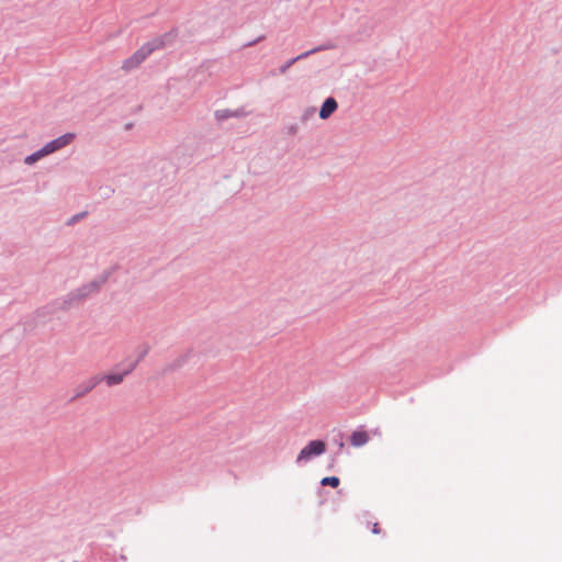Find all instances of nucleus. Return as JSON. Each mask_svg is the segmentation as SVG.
Listing matches in <instances>:
<instances>
[{"mask_svg": "<svg viewBox=\"0 0 562 562\" xmlns=\"http://www.w3.org/2000/svg\"><path fill=\"white\" fill-rule=\"evenodd\" d=\"M127 372L124 373H111L105 374L103 376H92L83 382L79 389L80 391L77 393L78 395H83L93 390L101 381H104L109 386L117 385L123 382L124 376Z\"/></svg>", "mask_w": 562, "mask_h": 562, "instance_id": "f257e3e1", "label": "nucleus"}, {"mask_svg": "<svg viewBox=\"0 0 562 562\" xmlns=\"http://www.w3.org/2000/svg\"><path fill=\"white\" fill-rule=\"evenodd\" d=\"M157 47H159L158 43H147L143 45L138 50L135 52L133 56L127 58L123 63V68L128 70L137 67L140 63H143Z\"/></svg>", "mask_w": 562, "mask_h": 562, "instance_id": "f03ea898", "label": "nucleus"}, {"mask_svg": "<svg viewBox=\"0 0 562 562\" xmlns=\"http://www.w3.org/2000/svg\"><path fill=\"white\" fill-rule=\"evenodd\" d=\"M325 450L326 445L324 441L313 440L300 451L296 462L300 463L302 461H308L313 457L323 454Z\"/></svg>", "mask_w": 562, "mask_h": 562, "instance_id": "7ed1b4c3", "label": "nucleus"}, {"mask_svg": "<svg viewBox=\"0 0 562 562\" xmlns=\"http://www.w3.org/2000/svg\"><path fill=\"white\" fill-rule=\"evenodd\" d=\"M76 138V134L75 133H66L53 140H50L49 143H47L43 148H44V151L46 153V155H50L66 146H68L69 144H71Z\"/></svg>", "mask_w": 562, "mask_h": 562, "instance_id": "20e7f679", "label": "nucleus"}, {"mask_svg": "<svg viewBox=\"0 0 562 562\" xmlns=\"http://www.w3.org/2000/svg\"><path fill=\"white\" fill-rule=\"evenodd\" d=\"M338 108V103L334 98H327L321 110H319V117L322 120H327Z\"/></svg>", "mask_w": 562, "mask_h": 562, "instance_id": "39448f33", "label": "nucleus"}, {"mask_svg": "<svg viewBox=\"0 0 562 562\" xmlns=\"http://www.w3.org/2000/svg\"><path fill=\"white\" fill-rule=\"evenodd\" d=\"M369 441V435L363 430L353 431L350 437V443L353 447H361Z\"/></svg>", "mask_w": 562, "mask_h": 562, "instance_id": "423d86ee", "label": "nucleus"}, {"mask_svg": "<svg viewBox=\"0 0 562 562\" xmlns=\"http://www.w3.org/2000/svg\"><path fill=\"white\" fill-rule=\"evenodd\" d=\"M47 156L46 153L44 151V148H41L40 150H37L36 153L27 156L24 160V162L26 165H32L34 162H36L37 160H40L41 158Z\"/></svg>", "mask_w": 562, "mask_h": 562, "instance_id": "0eeeda50", "label": "nucleus"}, {"mask_svg": "<svg viewBox=\"0 0 562 562\" xmlns=\"http://www.w3.org/2000/svg\"><path fill=\"white\" fill-rule=\"evenodd\" d=\"M310 53H311V52L303 53V54L299 55L297 57H295V58H292V59L288 60L284 65H282V66L280 67V72H281V74H285V72H286V70H288V69H289V68H290V67H291V66H292L296 60L302 59V58H305L306 56H308V55H310Z\"/></svg>", "mask_w": 562, "mask_h": 562, "instance_id": "6e6552de", "label": "nucleus"}, {"mask_svg": "<svg viewBox=\"0 0 562 562\" xmlns=\"http://www.w3.org/2000/svg\"><path fill=\"white\" fill-rule=\"evenodd\" d=\"M97 288H98V285L95 283L85 285L78 291V295H79V297H85V296L89 295L90 293H92L93 291H95Z\"/></svg>", "mask_w": 562, "mask_h": 562, "instance_id": "1a4fd4ad", "label": "nucleus"}, {"mask_svg": "<svg viewBox=\"0 0 562 562\" xmlns=\"http://www.w3.org/2000/svg\"><path fill=\"white\" fill-rule=\"evenodd\" d=\"M339 482L340 481L337 476H326L321 481V484L324 486L329 485L331 487H337Z\"/></svg>", "mask_w": 562, "mask_h": 562, "instance_id": "9d476101", "label": "nucleus"}, {"mask_svg": "<svg viewBox=\"0 0 562 562\" xmlns=\"http://www.w3.org/2000/svg\"><path fill=\"white\" fill-rule=\"evenodd\" d=\"M372 532H373V533H380V532H381V529H380V527H379V524H376V522H375V524L373 525Z\"/></svg>", "mask_w": 562, "mask_h": 562, "instance_id": "9b49d317", "label": "nucleus"}]
</instances>
